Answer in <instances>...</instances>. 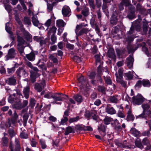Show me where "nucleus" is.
<instances>
[{"label": "nucleus", "mask_w": 151, "mask_h": 151, "mask_svg": "<svg viewBox=\"0 0 151 151\" xmlns=\"http://www.w3.org/2000/svg\"><path fill=\"white\" fill-rule=\"evenodd\" d=\"M78 80L80 84L79 86L81 90H85L88 85L87 81H86V78L81 76Z\"/></svg>", "instance_id": "1"}, {"label": "nucleus", "mask_w": 151, "mask_h": 151, "mask_svg": "<svg viewBox=\"0 0 151 151\" xmlns=\"http://www.w3.org/2000/svg\"><path fill=\"white\" fill-rule=\"evenodd\" d=\"M16 73L17 78L19 79H20L21 77L26 78L28 75V73L23 68H19L16 71Z\"/></svg>", "instance_id": "2"}, {"label": "nucleus", "mask_w": 151, "mask_h": 151, "mask_svg": "<svg viewBox=\"0 0 151 151\" xmlns=\"http://www.w3.org/2000/svg\"><path fill=\"white\" fill-rule=\"evenodd\" d=\"M146 99L140 95H137L132 98L133 103L135 104L140 105L146 100Z\"/></svg>", "instance_id": "3"}, {"label": "nucleus", "mask_w": 151, "mask_h": 151, "mask_svg": "<svg viewBox=\"0 0 151 151\" xmlns=\"http://www.w3.org/2000/svg\"><path fill=\"white\" fill-rule=\"evenodd\" d=\"M17 55V51L14 48L10 49L7 54L5 56L6 60H8L10 59L14 58Z\"/></svg>", "instance_id": "4"}, {"label": "nucleus", "mask_w": 151, "mask_h": 151, "mask_svg": "<svg viewBox=\"0 0 151 151\" xmlns=\"http://www.w3.org/2000/svg\"><path fill=\"white\" fill-rule=\"evenodd\" d=\"M111 125L114 130L117 132H120L122 130V127L119 121L115 119L113 122L111 123Z\"/></svg>", "instance_id": "5"}, {"label": "nucleus", "mask_w": 151, "mask_h": 151, "mask_svg": "<svg viewBox=\"0 0 151 151\" xmlns=\"http://www.w3.org/2000/svg\"><path fill=\"white\" fill-rule=\"evenodd\" d=\"M136 7V11L140 14L145 15L147 14V10L140 4H138Z\"/></svg>", "instance_id": "6"}, {"label": "nucleus", "mask_w": 151, "mask_h": 151, "mask_svg": "<svg viewBox=\"0 0 151 151\" xmlns=\"http://www.w3.org/2000/svg\"><path fill=\"white\" fill-rule=\"evenodd\" d=\"M149 104H142V106L144 112H146L147 115H150L151 114V111L149 109L150 107V104L151 103V101L149 100Z\"/></svg>", "instance_id": "7"}, {"label": "nucleus", "mask_w": 151, "mask_h": 151, "mask_svg": "<svg viewBox=\"0 0 151 151\" xmlns=\"http://www.w3.org/2000/svg\"><path fill=\"white\" fill-rule=\"evenodd\" d=\"M62 13L64 17H69L71 14L70 9L68 6H64L62 11Z\"/></svg>", "instance_id": "8"}, {"label": "nucleus", "mask_w": 151, "mask_h": 151, "mask_svg": "<svg viewBox=\"0 0 151 151\" xmlns=\"http://www.w3.org/2000/svg\"><path fill=\"white\" fill-rule=\"evenodd\" d=\"M110 22L112 26L116 25L118 23L117 15L116 13H113L112 15L110 18Z\"/></svg>", "instance_id": "9"}, {"label": "nucleus", "mask_w": 151, "mask_h": 151, "mask_svg": "<svg viewBox=\"0 0 151 151\" xmlns=\"http://www.w3.org/2000/svg\"><path fill=\"white\" fill-rule=\"evenodd\" d=\"M134 61V59L132 55H130L127 58L126 62L127 64V66L129 68H131L132 67Z\"/></svg>", "instance_id": "10"}, {"label": "nucleus", "mask_w": 151, "mask_h": 151, "mask_svg": "<svg viewBox=\"0 0 151 151\" xmlns=\"http://www.w3.org/2000/svg\"><path fill=\"white\" fill-rule=\"evenodd\" d=\"M58 93H54L51 96V98H53L54 101L52 103L53 104L57 103V101H62L63 99H64V97L62 96H58Z\"/></svg>", "instance_id": "11"}, {"label": "nucleus", "mask_w": 151, "mask_h": 151, "mask_svg": "<svg viewBox=\"0 0 151 151\" xmlns=\"http://www.w3.org/2000/svg\"><path fill=\"white\" fill-rule=\"evenodd\" d=\"M139 45H137V46H135L128 43L127 47L128 53L134 52L139 47Z\"/></svg>", "instance_id": "12"}, {"label": "nucleus", "mask_w": 151, "mask_h": 151, "mask_svg": "<svg viewBox=\"0 0 151 151\" xmlns=\"http://www.w3.org/2000/svg\"><path fill=\"white\" fill-rule=\"evenodd\" d=\"M15 100L16 102L13 105V107L17 109H21L22 108L21 100L17 98L15 99Z\"/></svg>", "instance_id": "13"}, {"label": "nucleus", "mask_w": 151, "mask_h": 151, "mask_svg": "<svg viewBox=\"0 0 151 151\" xmlns=\"http://www.w3.org/2000/svg\"><path fill=\"white\" fill-rule=\"evenodd\" d=\"M31 71L30 72V81L32 83L35 82L36 81V78H37L38 77L40 74L37 72Z\"/></svg>", "instance_id": "14"}, {"label": "nucleus", "mask_w": 151, "mask_h": 151, "mask_svg": "<svg viewBox=\"0 0 151 151\" xmlns=\"http://www.w3.org/2000/svg\"><path fill=\"white\" fill-rule=\"evenodd\" d=\"M23 33L26 40L29 42L32 41V35L29 34V32L26 31L25 29H24Z\"/></svg>", "instance_id": "15"}, {"label": "nucleus", "mask_w": 151, "mask_h": 151, "mask_svg": "<svg viewBox=\"0 0 151 151\" xmlns=\"http://www.w3.org/2000/svg\"><path fill=\"white\" fill-rule=\"evenodd\" d=\"M106 111L108 114H114L116 113V111L110 105H108L106 108Z\"/></svg>", "instance_id": "16"}, {"label": "nucleus", "mask_w": 151, "mask_h": 151, "mask_svg": "<svg viewBox=\"0 0 151 151\" xmlns=\"http://www.w3.org/2000/svg\"><path fill=\"white\" fill-rule=\"evenodd\" d=\"M127 116L126 118V120L127 121H133L134 119V117L132 114V110L129 109L127 112Z\"/></svg>", "instance_id": "17"}, {"label": "nucleus", "mask_w": 151, "mask_h": 151, "mask_svg": "<svg viewBox=\"0 0 151 151\" xmlns=\"http://www.w3.org/2000/svg\"><path fill=\"white\" fill-rule=\"evenodd\" d=\"M107 55L109 58L113 59H115L116 55L114 50L113 48L111 47L109 48L107 52Z\"/></svg>", "instance_id": "18"}, {"label": "nucleus", "mask_w": 151, "mask_h": 151, "mask_svg": "<svg viewBox=\"0 0 151 151\" xmlns=\"http://www.w3.org/2000/svg\"><path fill=\"white\" fill-rule=\"evenodd\" d=\"M145 43L144 42H143L141 44H138L137 45H139V47L142 46V50L145 52V53L148 56H151V53L149 54L147 48L145 46Z\"/></svg>", "instance_id": "19"}, {"label": "nucleus", "mask_w": 151, "mask_h": 151, "mask_svg": "<svg viewBox=\"0 0 151 151\" xmlns=\"http://www.w3.org/2000/svg\"><path fill=\"white\" fill-rule=\"evenodd\" d=\"M17 45H23L25 43H27V42L22 37L18 35H17Z\"/></svg>", "instance_id": "20"}, {"label": "nucleus", "mask_w": 151, "mask_h": 151, "mask_svg": "<svg viewBox=\"0 0 151 151\" xmlns=\"http://www.w3.org/2000/svg\"><path fill=\"white\" fill-rule=\"evenodd\" d=\"M26 57L28 60L32 61H34L35 58V54L33 52H32L26 55Z\"/></svg>", "instance_id": "21"}, {"label": "nucleus", "mask_w": 151, "mask_h": 151, "mask_svg": "<svg viewBox=\"0 0 151 151\" xmlns=\"http://www.w3.org/2000/svg\"><path fill=\"white\" fill-rule=\"evenodd\" d=\"M7 133L9 137L10 140L12 138L15 136L16 134V133L14 130L13 128H9L7 131Z\"/></svg>", "instance_id": "22"}, {"label": "nucleus", "mask_w": 151, "mask_h": 151, "mask_svg": "<svg viewBox=\"0 0 151 151\" xmlns=\"http://www.w3.org/2000/svg\"><path fill=\"white\" fill-rule=\"evenodd\" d=\"M142 143L143 145H146L147 147L146 148L147 150H149L151 147V145L150 144V141L146 138H144L142 141Z\"/></svg>", "instance_id": "23"}, {"label": "nucleus", "mask_w": 151, "mask_h": 151, "mask_svg": "<svg viewBox=\"0 0 151 151\" xmlns=\"http://www.w3.org/2000/svg\"><path fill=\"white\" fill-rule=\"evenodd\" d=\"M9 2H7L6 1H3V4L5 9L9 13H10L12 10V7L9 4Z\"/></svg>", "instance_id": "24"}, {"label": "nucleus", "mask_w": 151, "mask_h": 151, "mask_svg": "<svg viewBox=\"0 0 151 151\" xmlns=\"http://www.w3.org/2000/svg\"><path fill=\"white\" fill-rule=\"evenodd\" d=\"M97 114V112L96 111L93 110L91 111V116L94 120L98 122L99 116Z\"/></svg>", "instance_id": "25"}, {"label": "nucleus", "mask_w": 151, "mask_h": 151, "mask_svg": "<svg viewBox=\"0 0 151 151\" xmlns=\"http://www.w3.org/2000/svg\"><path fill=\"white\" fill-rule=\"evenodd\" d=\"M73 98L75 101L79 103H81L83 100L81 96L78 94L75 95L73 96Z\"/></svg>", "instance_id": "26"}, {"label": "nucleus", "mask_w": 151, "mask_h": 151, "mask_svg": "<svg viewBox=\"0 0 151 151\" xmlns=\"http://www.w3.org/2000/svg\"><path fill=\"white\" fill-rule=\"evenodd\" d=\"M25 64L26 65H27L28 67L30 68L31 69H32L33 70L35 71V72H38L39 71V70L36 67H34L31 63L30 62L27 61L25 62Z\"/></svg>", "instance_id": "27"}, {"label": "nucleus", "mask_w": 151, "mask_h": 151, "mask_svg": "<svg viewBox=\"0 0 151 151\" xmlns=\"http://www.w3.org/2000/svg\"><path fill=\"white\" fill-rule=\"evenodd\" d=\"M123 72V69L120 68L118 70V73H116L115 75L116 77V80L118 79L119 78L122 79V74Z\"/></svg>", "instance_id": "28"}, {"label": "nucleus", "mask_w": 151, "mask_h": 151, "mask_svg": "<svg viewBox=\"0 0 151 151\" xmlns=\"http://www.w3.org/2000/svg\"><path fill=\"white\" fill-rule=\"evenodd\" d=\"M81 14L84 17H87L89 14V10L88 8L85 7L81 10Z\"/></svg>", "instance_id": "29"}, {"label": "nucleus", "mask_w": 151, "mask_h": 151, "mask_svg": "<svg viewBox=\"0 0 151 151\" xmlns=\"http://www.w3.org/2000/svg\"><path fill=\"white\" fill-rule=\"evenodd\" d=\"M106 127V126L103 124H101L100 126L98 127V129L100 132L101 131L102 132H103L102 135L103 136H105L106 134L105 132Z\"/></svg>", "instance_id": "30"}, {"label": "nucleus", "mask_w": 151, "mask_h": 151, "mask_svg": "<svg viewBox=\"0 0 151 151\" xmlns=\"http://www.w3.org/2000/svg\"><path fill=\"white\" fill-rule=\"evenodd\" d=\"M2 145L4 147H7L9 143V139L7 137H3L2 138Z\"/></svg>", "instance_id": "31"}, {"label": "nucleus", "mask_w": 151, "mask_h": 151, "mask_svg": "<svg viewBox=\"0 0 151 151\" xmlns=\"http://www.w3.org/2000/svg\"><path fill=\"white\" fill-rule=\"evenodd\" d=\"M29 86H27L24 88L23 93L26 99H28L29 97Z\"/></svg>", "instance_id": "32"}, {"label": "nucleus", "mask_w": 151, "mask_h": 151, "mask_svg": "<svg viewBox=\"0 0 151 151\" xmlns=\"http://www.w3.org/2000/svg\"><path fill=\"white\" fill-rule=\"evenodd\" d=\"M43 87L40 85L38 83H36L34 85V88L38 92H41L42 90Z\"/></svg>", "instance_id": "33"}, {"label": "nucleus", "mask_w": 151, "mask_h": 151, "mask_svg": "<svg viewBox=\"0 0 151 151\" xmlns=\"http://www.w3.org/2000/svg\"><path fill=\"white\" fill-rule=\"evenodd\" d=\"M16 82V80L14 76H12L8 78V83L10 85H14Z\"/></svg>", "instance_id": "34"}, {"label": "nucleus", "mask_w": 151, "mask_h": 151, "mask_svg": "<svg viewBox=\"0 0 151 151\" xmlns=\"http://www.w3.org/2000/svg\"><path fill=\"white\" fill-rule=\"evenodd\" d=\"M57 30V28L54 26H52L48 31L47 34L48 36H50L52 33V35H55Z\"/></svg>", "instance_id": "35"}, {"label": "nucleus", "mask_w": 151, "mask_h": 151, "mask_svg": "<svg viewBox=\"0 0 151 151\" xmlns=\"http://www.w3.org/2000/svg\"><path fill=\"white\" fill-rule=\"evenodd\" d=\"M18 118V116L16 111L14 113L13 116L11 118L12 123L14 124H15Z\"/></svg>", "instance_id": "36"}, {"label": "nucleus", "mask_w": 151, "mask_h": 151, "mask_svg": "<svg viewBox=\"0 0 151 151\" xmlns=\"http://www.w3.org/2000/svg\"><path fill=\"white\" fill-rule=\"evenodd\" d=\"M72 132H74L73 130V129L71 127L68 126L66 128V130L64 133V134L65 135H67L69 134Z\"/></svg>", "instance_id": "37"}, {"label": "nucleus", "mask_w": 151, "mask_h": 151, "mask_svg": "<svg viewBox=\"0 0 151 151\" xmlns=\"http://www.w3.org/2000/svg\"><path fill=\"white\" fill-rule=\"evenodd\" d=\"M25 47L23 45H17V48L21 55H22V54L24 53V50Z\"/></svg>", "instance_id": "38"}, {"label": "nucleus", "mask_w": 151, "mask_h": 151, "mask_svg": "<svg viewBox=\"0 0 151 151\" xmlns=\"http://www.w3.org/2000/svg\"><path fill=\"white\" fill-rule=\"evenodd\" d=\"M97 90L99 92H101L104 94L106 93V88L103 86H98Z\"/></svg>", "instance_id": "39"}, {"label": "nucleus", "mask_w": 151, "mask_h": 151, "mask_svg": "<svg viewBox=\"0 0 151 151\" xmlns=\"http://www.w3.org/2000/svg\"><path fill=\"white\" fill-rule=\"evenodd\" d=\"M19 137L22 139H27L28 138V135L27 131L24 130L20 133Z\"/></svg>", "instance_id": "40"}, {"label": "nucleus", "mask_w": 151, "mask_h": 151, "mask_svg": "<svg viewBox=\"0 0 151 151\" xmlns=\"http://www.w3.org/2000/svg\"><path fill=\"white\" fill-rule=\"evenodd\" d=\"M32 21L34 25L37 27L38 26L39 23L36 16H33L32 17Z\"/></svg>", "instance_id": "41"}, {"label": "nucleus", "mask_w": 151, "mask_h": 151, "mask_svg": "<svg viewBox=\"0 0 151 151\" xmlns=\"http://www.w3.org/2000/svg\"><path fill=\"white\" fill-rule=\"evenodd\" d=\"M116 81L118 83H119L121 84L122 86L124 88H127V83L126 82L122 80V79L119 78L118 79L116 80Z\"/></svg>", "instance_id": "42"}, {"label": "nucleus", "mask_w": 151, "mask_h": 151, "mask_svg": "<svg viewBox=\"0 0 151 151\" xmlns=\"http://www.w3.org/2000/svg\"><path fill=\"white\" fill-rule=\"evenodd\" d=\"M113 120V119L111 117L106 116L104 119V124L106 125L109 124L110 122Z\"/></svg>", "instance_id": "43"}, {"label": "nucleus", "mask_w": 151, "mask_h": 151, "mask_svg": "<svg viewBox=\"0 0 151 151\" xmlns=\"http://www.w3.org/2000/svg\"><path fill=\"white\" fill-rule=\"evenodd\" d=\"M29 117V115L27 113H25L23 116V122L24 125L25 127L26 126V123Z\"/></svg>", "instance_id": "44"}, {"label": "nucleus", "mask_w": 151, "mask_h": 151, "mask_svg": "<svg viewBox=\"0 0 151 151\" xmlns=\"http://www.w3.org/2000/svg\"><path fill=\"white\" fill-rule=\"evenodd\" d=\"M37 65L42 70H46V67L45 64L43 62L40 63V60H39L38 62L37 63Z\"/></svg>", "instance_id": "45"}, {"label": "nucleus", "mask_w": 151, "mask_h": 151, "mask_svg": "<svg viewBox=\"0 0 151 151\" xmlns=\"http://www.w3.org/2000/svg\"><path fill=\"white\" fill-rule=\"evenodd\" d=\"M130 132L135 137L138 136L139 134V132L135 128H132L130 130Z\"/></svg>", "instance_id": "46"}, {"label": "nucleus", "mask_w": 151, "mask_h": 151, "mask_svg": "<svg viewBox=\"0 0 151 151\" xmlns=\"http://www.w3.org/2000/svg\"><path fill=\"white\" fill-rule=\"evenodd\" d=\"M148 25L147 22L143 21V29L144 32L146 34L147 31Z\"/></svg>", "instance_id": "47"}, {"label": "nucleus", "mask_w": 151, "mask_h": 151, "mask_svg": "<svg viewBox=\"0 0 151 151\" xmlns=\"http://www.w3.org/2000/svg\"><path fill=\"white\" fill-rule=\"evenodd\" d=\"M56 24L59 27H64L65 25V23L62 20H58L57 21Z\"/></svg>", "instance_id": "48"}, {"label": "nucleus", "mask_w": 151, "mask_h": 151, "mask_svg": "<svg viewBox=\"0 0 151 151\" xmlns=\"http://www.w3.org/2000/svg\"><path fill=\"white\" fill-rule=\"evenodd\" d=\"M36 103V100L34 99L31 98L30 100V103L29 106L30 107L31 109H32L35 105Z\"/></svg>", "instance_id": "49"}, {"label": "nucleus", "mask_w": 151, "mask_h": 151, "mask_svg": "<svg viewBox=\"0 0 151 151\" xmlns=\"http://www.w3.org/2000/svg\"><path fill=\"white\" fill-rule=\"evenodd\" d=\"M109 101L113 103H117L118 100L116 96H110L109 99Z\"/></svg>", "instance_id": "50"}, {"label": "nucleus", "mask_w": 151, "mask_h": 151, "mask_svg": "<svg viewBox=\"0 0 151 151\" xmlns=\"http://www.w3.org/2000/svg\"><path fill=\"white\" fill-rule=\"evenodd\" d=\"M127 17L129 19H132L136 17L134 12H130L127 15Z\"/></svg>", "instance_id": "51"}, {"label": "nucleus", "mask_w": 151, "mask_h": 151, "mask_svg": "<svg viewBox=\"0 0 151 151\" xmlns=\"http://www.w3.org/2000/svg\"><path fill=\"white\" fill-rule=\"evenodd\" d=\"M88 31V29L83 28L81 30L78 34V35L81 36L83 34H86Z\"/></svg>", "instance_id": "52"}, {"label": "nucleus", "mask_w": 151, "mask_h": 151, "mask_svg": "<svg viewBox=\"0 0 151 151\" xmlns=\"http://www.w3.org/2000/svg\"><path fill=\"white\" fill-rule=\"evenodd\" d=\"M103 70L105 72L104 73V79L110 77V74L109 73L108 70L107 68H105L103 69Z\"/></svg>", "instance_id": "53"}, {"label": "nucleus", "mask_w": 151, "mask_h": 151, "mask_svg": "<svg viewBox=\"0 0 151 151\" xmlns=\"http://www.w3.org/2000/svg\"><path fill=\"white\" fill-rule=\"evenodd\" d=\"M84 125H77L75 126V130L77 131H82L84 130Z\"/></svg>", "instance_id": "54"}, {"label": "nucleus", "mask_w": 151, "mask_h": 151, "mask_svg": "<svg viewBox=\"0 0 151 151\" xmlns=\"http://www.w3.org/2000/svg\"><path fill=\"white\" fill-rule=\"evenodd\" d=\"M142 84L144 86L150 87V83L148 80H143L142 81Z\"/></svg>", "instance_id": "55"}, {"label": "nucleus", "mask_w": 151, "mask_h": 151, "mask_svg": "<svg viewBox=\"0 0 151 151\" xmlns=\"http://www.w3.org/2000/svg\"><path fill=\"white\" fill-rule=\"evenodd\" d=\"M134 39V36L133 35H128L126 38V40L129 43L131 42Z\"/></svg>", "instance_id": "56"}, {"label": "nucleus", "mask_w": 151, "mask_h": 151, "mask_svg": "<svg viewBox=\"0 0 151 151\" xmlns=\"http://www.w3.org/2000/svg\"><path fill=\"white\" fill-rule=\"evenodd\" d=\"M116 52H117V55L119 57L124 53L125 50L124 49L119 50V49H116Z\"/></svg>", "instance_id": "57"}, {"label": "nucleus", "mask_w": 151, "mask_h": 151, "mask_svg": "<svg viewBox=\"0 0 151 151\" xmlns=\"http://www.w3.org/2000/svg\"><path fill=\"white\" fill-rule=\"evenodd\" d=\"M135 144L136 146L139 148L141 149H142L143 147V146L142 145V143L139 140H136L135 141Z\"/></svg>", "instance_id": "58"}, {"label": "nucleus", "mask_w": 151, "mask_h": 151, "mask_svg": "<svg viewBox=\"0 0 151 151\" xmlns=\"http://www.w3.org/2000/svg\"><path fill=\"white\" fill-rule=\"evenodd\" d=\"M80 119L79 116H77L75 118H71L69 119V122L70 123L76 122L78 120Z\"/></svg>", "instance_id": "59"}, {"label": "nucleus", "mask_w": 151, "mask_h": 151, "mask_svg": "<svg viewBox=\"0 0 151 151\" xmlns=\"http://www.w3.org/2000/svg\"><path fill=\"white\" fill-rule=\"evenodd\" d=\"M117 116L121 118H124L125 117V115L124 114L123 111H119L117 113Z\"/></svg>", "instance_id": "60"}, {"label": "nucleus", "mask_w": 151, "mask_h": 151, "mask_svg": "<svg viewBox=\"0 0 151 151\" xmlns=\"http://www.w3.org/2000/svg\"><path fill=\"white\" fill-rule=\"evenodd\" d=\"M95 17H93L91 19L90 23L92 27H94L96 26L97 27L95 21Z\"/></svg>", "instance_id": "61"}, {"label": "nucleus", "mask_w": 151, "mask_h": 151, "mask_svg": "<svg viewBox=\"0 0 151 151\" xmlns=\"http://www.w3.org/2000/svg\"><path fill=\"white\" fill-rule=\"evenodd\" d=\"M121 2L125 6H129L130 4V0H122Z\"/></svg>", "instance_id": "62"}, {"label": "nucleus", "mask_w": 151, "mask_h": 151, "mask_svg": "<svg viewBox=\"0 0 151 151\" xmlns=\"http://www.w3.org/2000/svg\"><path fill=\"white\" fill-rule=\"evenodd\" d=\"M11 123H12L11 119L10 118H8L7 120V122L5 124V125L6 128H9L11 125Z\"/></svg>", "instance_id": "63"}, {"label": "nucleus", "mask_w": 151, "mask_h": 151, "mask_svg": "<svg viewBox=\"0 0 151 151\" xmlns=\"http://www.w3.org/2000/svg\"><path fill=\"white\" fill-rule=\"evenodd\" d=\"M24 21L25 24L28 25H30L31 24L30 20L28 17H24Z\"/></svg>", "instance_id": "64"}]
</instances>
